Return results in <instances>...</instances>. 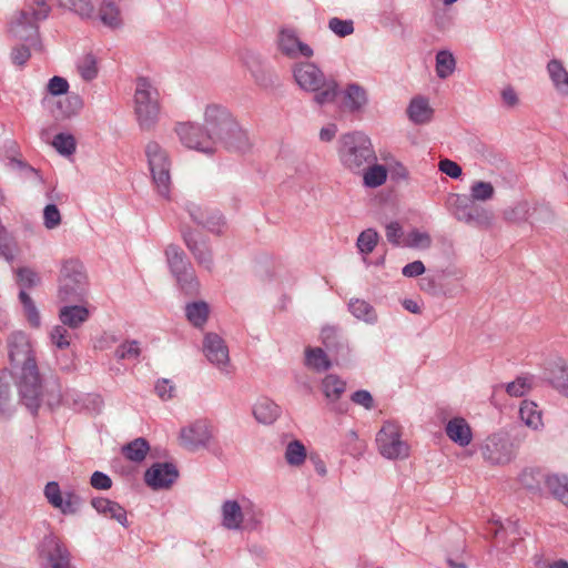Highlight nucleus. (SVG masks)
<instances>
[{"mask_svg": "<svg viewBox=\"0 0 568 568\" xmlns=\"http://www.w3.org/2000/svg\"><path fill=\"white\" fill-rule=\"evenodd\" d=\"M305 365L316 372H325L332 363L321 347H307L305 349Z\"/></svg>", "mask_w": 568, "mask_h": 568, "instance_id": "nucleus-36", "label": "nucleus"}, {"mask_svg": "<svg viewBox=\"0 0 568 568\" xmlns=\"http://www.w3.org/2000/svg\"><path fill=\"white\" fill-rule=\"evenodd\" d=\"M551 384L561 394L568 397V365L562 358H558L550 371Z\"/></svg>", "mask_w": 568, "mask_h": 568, "instance_id": "nucleus-38", "label": "nucleus"}, {"mask_svg": "<svg viewBox=\"0 0 568 568\" xmlns=\"http://www.w3.org/2000/svg\"><path fill=\"white\" fill-rule=\"evenodd\" d=\"M494 213L491 210L474 204L468 225L476 227L488 229L493 225Z\"/></svg>", "mask_w": 568, "mask_h": 568, "instance_id": "nucleus-45", "label": "nucleus"}, {"mask_svg": "<svg viewBox=\"0 0 568 568\" xmlns=\"http://www.w3.org/2000/svg\"><path fill=\"white\" fill-rule=\"evenodd\" d=\"M204 128L215 149L220 145L229 151L245 152L251 146L247 132L223 105L209 104L205 108Z\"/></svg>", "mask_w": 568, "mask_h": 568, "instance_id": "nucleus-2", "label": "nucleus"}, {"mask_svg": "<svg viewBox=\"0 0 568 568\" xmlns=\"http://www.w3.org/2000/svg\"><path fill=\"white\" fill-rule=\"evenodd\" d=\"M43 493L48 503L63 515L77 514L82 504V498L75 490L69 489L62 493L57 481H49Z\"/></svg>", "mask_w": 568, "mask_h": 568, "instance_id": "nucleus-13", "label": "nucleus"}, {"mask_svg": "<svg viewBox=\"0 0 568 568\" xmlns=\"http://www.w3.org/2000/svg\"><path fill=\"white\" fill-rule=\"evenodd\" d=\"M179 470L171 463H155L146 469L144 480L153 489H164L178 479Z\"/></svg>", "mask_w": 568, "mask_h": 568, "instance_id": "nucleus-19", "label": "nucleus"}, {"mask_svg": "<svg viewBox=\"0 0 568 568\" xmlns=\"http://www.w3.org/2000/svg\"><path fill=\"white\" fill-rule=\"evenodd\" d=\"M547 72L557 92L568 95V71L562 62L557 59L550 60L547 63Z\"/></svg>", "mask_w": 568, "mask_h": 568, "instance_id": "nucleus-30", "label": "nucleus"}, {"mask_svg": "<svg viewBox=\"0 0 568 568\" xmlns=\"http://www.w3.org/2000/svg\"><path fill=\"white\" fill-rule=\"evenodd\" d=\"M144 154L156 193L170 200L172 163L168 151L158 141L150 140L144 146Z\"/></svg>", "mask_w": 568, "mask_h": 568, "instance_id": "nucleus-6", "label": "nucleus"}, {"mask_svg": "<svg viewBox=\"0 0 568 568\" xmlns=\"http://www.w3.org/2000/svg\"><path fill=\"white\" fill-rule=\"evenodd\" d=\"M438 169L440 172L445 173L452 179H458L463 174L462 166L449 159L440 160L438 163Z\"/></svg>", "mask_w": 568, "mask_h": 568, "instance_id": "nucleus-62", "label": "nucleus"}, {"mask_svg": "<svg viewBox=\"0 0 568 568\" xmlns=\"http://www.w3.org/2000/svg\"><path fill=\"white\" fill-rule=\"evenodd\" d=\"M529 211V203L527 201H520L515 203L513 206L507 207L503 215L508 222L520 223L530 216Z\"/></svg>", "mask_w": 568, "mask_h": 568, "instance_id": "nucleus-47", "label": "nucleus"}, {"mask_svg": "<svg viewBox=\"0 0 568 568\" xmlns=\"http://www.w3.org/2000/svg\"><path fill=\"white\" fill-rule=\"evenodd\" d=\"M343 94L344 105L352 113L359 112L368 103L366 90L357 83L347 84Z\"/></svg>", "mask_w": 568, "mask_h": 568, "instance_id": "nucleus-26", "label": "nucleus"}, {"mask_svg": "<svg viewBox=\"0 0 568 568\" xmlns=\"http://www.w3.org/2000/svg\"><path fill=\"white\" fill-rule=\"evenodd\" d=\"M213 436L212 425L206 419H197L181 429V445L189 450L206 447Z\"/></svg>", "mask_w": 568, "mask_h": 568, "instance_id": "nucleus-15", "label": "nucleus"}, {"mask_svg": "<svg viewBox=\"0 0 568 568\" xmlns=\"http://www.w3.org/2000/svg\"><path fill=\"white\" fill-rule=\"evenodd\" d=\"M278 50L286 57L295 59L300 55L311 58L313 49L302 42L292 29H282L277 38Z\"/></svg>", "mask_w": 568, "mask_h": 568, "instance_id": "nucleus-22", "label": "nucleus"}, {"mask_svg": "<svg viewBox=\"0 0 568 568\" xmlns=\"http://www.w3.org/2000/svg\"><path fill=\"white\" fill-rule=\"evenodd\" d=\"M9 358L11 365L17 368L26 367L29 362L36 363L27 335L22 332L11 334L8 341Z\"/></svg>", "mask_w": 568, "mask_h": 568, "instance_id": "nucleus-20", "label": "nucleus"}, {"mask_svg": "<svg viewBox=\"0 0 568 568\" xmlns=\"http://www.w3.org/2000/svg\"><path fill=\"white\" fill-rule=\"evenodd\" d=\"M17 387L21 403L32 413L37 414L42 395V384L37 363H31L26 367H20L17 375Z\"/></svg>", "mask_w": 568, "mask_h": 568, "instance_id": "nucleus-9", "label": "nucleus"}, {"mask_svg": "<svg viewBox=\"0 0 568 568\" xmlns=\"http://www.w3.org/2000/svg\"><path fill=\"white\" fill-rule=\"evenodd\" d=\"M17 275L19 284L23 287L30 288L39 283L38 274L28 267H20Z\"/></svg>", "mask_w": 568, "mask_h": 568, "instance_id": "nucleus-60", "label": "nucleus"}, {"mask_svg": "<svg viewBox=\"0 0 568 568\" xmlns=\"http://www.w3.org/2000/svg\"><path fill=\"white\" fill-rule=\"evenodd\" d=\"M520 419L530 428L539 429L542 426L541 412L534 402L524 400L519 408Z\"/></svg>", "mask_w": 568, "mask_h": 568, "instance_id": "nucleus-39", "label": "nucleus"}, {"mask_svg": "<svg viewBox=\"0 0 568 568\" xmlns=\"http://www.w3.org/2000/svg\"><path fill=\"white\" fill-rule=\"evenodd\" d=\"M203 353L207 361L216 366L221 373L232 374L229 347L221 336L215 333H207L203 341Z\"/></svg>", "mask_w": 568, "mask_h": 568, "instance_id": "nucleus-14", "label": "nucleus"}, {"mask_svg": "<svg viewBox=\"0 0 568 568\" xmlns=\"http://www.w3.org/2000/svg\"><path fill=\"white\" fill-rule=\"evenodd\" d=\"M452 200V213L455 219L468 224L475 202L464 195L458 194H454Z\"/></svg>", "mask_w": 568, "mask_h": 568, "instance_id": "nucleus-42", "label": "nucleus"}, {"mask_svg": "<svg viewBox=\"0 0 568 568\" xmlns=\"http://www.w3.org/2000/svg\"><path fill=\"white\" fill-rule=\"evenodd\" d=\"M351 399L354 404L363 406L367 410L374 408V398L368 390H356L352 394Z\"/></svg>", "mask_w": 568, "mask_h": 568, "instance_id": "nucleus-63", "label": "nucleus"}, {"mask_svg": "<svg viewBox=\"0 0 568 568\" xmlns=\"http://www.w3.org/2000/svg\"><path fill=\"white\" fill-rule=\"evenodd\" d=\"M479 452L489 465H506L516 455V447L506 433H495L486 437L479 445Z\"/></svg>", "mask_w": 568, "mask_h": 568, "instance_id": "nucleus-10", "label": "nucleus"}, {"mask_svg": "<svg viewBox=\"0 0 568 568\" xmlns=\"http://www.w3.org/2000/svg\"><path fill=\"white\" fill-rule=\"evenodd\" d=\"M160 111L159 90L148 78H138L134 91V113L140 129L152 131L159 121Z\"/></svg>", "mask_w": 568, "mask_h": 568, "instance_id": "nucleus-5", "label": "nucleus"}, {"mask_svg": "<svg viewBox=\"0 0 568 568\" xmlns=\"http://www.w3.org/2000/svg\"><path fill=\"white\" fill-rule=\"evenodd\" d=\"M141 354V348H140V344L138 341H126L124 343H122L121 345H119L114 352V356L122 361V359H128V361H133V359H138L139 356Z\"/></svg>", "mask_w": 568, "mask_h": 568, "instance_id": "nucleus-51", "label": "nucleus"}, {"mask_svg": "<svg viewBox=\"0 0 568 568\" xmlns=\"http://www.w3.org/2000/svg\"><path fill=\"white\" fill-rule=\"evenodd\" d=\"M88 291V277L81 262L69 260L62 264L59 277V298L63 302L81 301Z\"/></svg>", "mask_w": 568, "mask_h": 568, "instance_id": "nucleus-8", "label": "nucleus"}, {"mask_svg": "<svg viewBox=\"0 0 568 568\" xmlns=\"http://www.w3.org/2000/svg\"><path fill=\"white\" fill-rule=\"evenodd\" d=\"M545 488L562 504L568 506V477L546 474Z\"/></svg>", "mask_w": 568, "mask_h": 568, "instance_id": "nucleus-34", "label": "nucleus"}, {"mask_svg": "<svg viewBox=\"0 0 568 568\" xmlns=\"http://www.w3.org/2000/svg\"><path fill=\"white\" fill-rule=\"evenodd\" d=\"M83 108V100L78 94L67 95L57 103L54 116L58 120H68L79 114Z\"/></svg>", "mask_w": 568, "mask_h": 568, "instance_id": "nucleus-31", "label": "nucleus"}, {"mask_svg": "<svg viewBox=\"0 0 568 568\" xmlns=\"http://www.w3.org/2000/svg\"><path fill=\"white\" fill-rule=\"evenodd\" d=\"M253 415L258 423L270 425L280 417L281 407L270 398H261L253 407Z\"/></svg>", "mask_w": 568, "mask_h": 568, "instance_id": "nucleus-29", "label": "nucleus"}, {"mask_svg": "<svg viewBox=\"0 0 568 568\" xmlns=\"http://www.w3.org/2000/svg\"><path fill=\"white\" fill-rule=\"evenodd\" d=\"M164 254L170 272L175 278L179 288L185 295H197L200 282L184 251L175 244H170L166 246Z\"/></svg>", "mask_w": 568, "mask_h": 568, "instance_id": "nucleus-7", "label": "nucleus"}, {"mask_svg": "<svg viewBox=\"0 0 568 568\" xmlns=\"http://www.w3.org/2000/svg\"><path fill=\"white\" fill-rule=\"evenodd\" d=\"M495 190L490 182L477 181L470 186V200L487 201L494 196Z\"/></svg>", "mask_w": 568, "mask_h": 568, "instance_id": "nucleus-53", "label": "nucleus"}, {"mask_svg": "<svg viewBox=\"0 0 568 568\" xmlns=\"http://www.w3.org/2000/svg\"><path fill=\"white\" fill-rule=\"evenodd\" d=\"M72 334L63 325L54 326L50 332V339L59 349H65L70 346Z\"/></svg>", "mask_w": 568, "mask_h": 568, "instance_id": "nucleus-54", "label": "nucleus"}, {"mask_svg": "<svg viewBox=\"0 0 568 568\" xmlns=\"http://www.w3.org/2000/svg\"><path fill=\"white\" fill-rule=\"evenodd\" d=\"M91 506L106 518L118 521L123 527L129 526L126 510L116 501L104 497H95L91 500Z\"/></svg>", "mask_w": 568, "mask_h": 568, "instance_id": "nucleus-23", "label": "nucleus"}, {"mask_svg": "<svg viewBox=\"0 0 568 568\" xmlns=\"http://www.w3.org/2000/svg\"><path fill=\"white\" fill-rule=\"evenodd\" d=\"M378 240V233L374 229H367L358 235L356 245L361 253L369 254L376 247Z\"/></svg>", "mask_w": 568, "mask_h": 568, "instance_id": "nucleus-50", "label": "nucleus"}, {"mask_svg": "<svg viewBox=\"0 0 568 568\" xmlns=\"http://www.w3.org/2000/svg\"><path fill=\"white\" fill-rule=\"evenodd\" d=\"M328 28L341 38L347 37L354 32V24L352 20L332 18L328 21Z\"/></svg>", "mask_w": 568, "mask_h": 568, "instance_id": "nucleus-55", "label": "nucleus"}, {"mask_svg": "<svg viewBox=\"0 0 568 568\" xmlns=\"http://www.w3.org/2000/svg\"><path fill=\"white\" fill-rule=\"evenodd\" d=\"M175 132L183 145L206 154L215 152L209 132L199 124L185 122L175 126Z\"/></svg>", "mask_w": 568, "mask_h": 568, "instance_id": "nucleus-12", "label": "nucleus"}, {"mask_svg": "<svg viewBox=\"0 0 568 568\" xmlns=\"http://www.w3.org/2000/svg\"><path fill=\"white\" fill-rule=\"evenodd\" d=\"M406 245L414 248H428L432 245V237L426 232L413 230L408 234Z\"/></svg>", "mask_w": 568, "mask_h": 568, "instance_id": "nucleus-56", "label": "nucleus"}, {"mask_svg": "<svg viewBox=\"0 0 568 568\" xmlns=\"http://www.w3.org/2000/svg\"><path fill=\"white\" fill-rule=\"evenodd\" d=\"M348 311L358 321H363L366 324L377 323L378 315L373 305L362 298H351L348 302Z\"/></svg>", "mask_w": 568, "mask_h": 568, "instance_id": "nucleus-32", "label": "nucleus"}, {"mask_svg": "<svg viewBox=\"0 0 568 568\" xmlns=\"http://www.w3.org/2000/svg\"><path fill=\"white\" fill-rule=\"evenodd\" d=\"M43 552V568H74L68 548L57 537L51 536L44 540Z\"/></svg>", "mask_w": 568, "mask_h": 568, "instance_id": "nucleus-21", "label": "nucleus"}, {"mask_svg": "<svg viewBox=\"0 0 568 568\" xmlns=\"http://www.w3.org/2000/svg\"><path fill=\"white\" fill-rule=\"evenodd\" d=\"M12 379L13 375L9 369L3 368L0 371V415L6 417L11 415L10 399Z\"/></svg>", "mask_w": 568, "mask_h": 568, "instance_id": "nucleus-35", "label": "nucleus"}, {"mask_svg": "<svg viewBox=\"0 0 568 568\" xmlns=\"http://www.w3.org/2000/svg\"><path fill=\"white\" fill-rule=\"evenodd\" d=\"M78 70L82 79L91 81L98 75L97 59L93 54H85L78 64Z\"/></svg>", "mask_w": 568, "mask_h": 568, "instance_id": "nucleus-52", "label": "nucleus"}, {"mask_svg": "<svg viewBox=\"0 0 568 568\" xmlns=\"http://www.w3.org/2000/svg\"><path fill=\"white\" fill-rule=\"evenodd\" d=\"M50 12L51 7L45 0H32L13 16L9 31L13 38L26 42L12 49L14 64L24 65L31 57V49L40 47L39 22L45 20Z\"/></svg>", "mask_w": 568, "mask_h": 568, "instance_id": "nucleus-1", "label": "nucleus"}, {"mask_svg": "<svg viewBox=\"0 0 568 568\" xmlns=\"http://www.w3.org/2000/svg\"><path fill=\"white\" fill-rule=\"evenodd\" d=\"M456 60L448 50H440L436 53V74L440 79H446L454 73Z\"/></svg>", "mask_w": 568, "mask_h": 568, "instance_id": "nucleus-44", "label": "nucleus"}, {"mask_svg": "<svg viewBox=\"0 0 568 568\" xmlns=\"http://www.w3.org/2000/svg\"><path fill=\"white\" fill-rule=\"evenodd\" d=\"M99 18L101 22L110 29H119L123 21L121 10L112 0H103L99 7Z\"/></svg>", "mask_w": 568, "mask_h": 568, "instance_id": "nucleus-33", "label": "nucleus"}, {"mask_svg": "<svg viewBox=\"0 0 568 568\" xmlns=\"http://www.w3.org/2000/svg\"><path fill=\"white\" fill-rule=\"evenodd\" d=\"M186 210L192 221L196 224L214 234H221L223 232L225 220L217 210L203 207L193 202L186 204Z\"/></svg>", "mask_w": 568, "mask_h": 568, "instance_id": "nucleus-17", "label": "nucleus"}, {"mask_svg": "<svg viewBox=\"0 0 568 568\" xmlns=\"http://www.w3.org/2000/svg\"><path fill=\"white\" fill-rule=\"evenodd\" d=\"M529 388L530 384L526 377H517L514 382H510L506 385L507 394L514 397L524 396L529 390Z\"/></svg>", "mask_w": 568, "mask_h": 568, "instance_id": "nucleus-59", "label": "nucleus"}, {"mask_svg": "<svg viewBox=\"0 0 568 568\" xmlns=\"http://www.w3.org/2000/svg\"><path fill=\"white\" fill-rule=\"evenodd\" d=\"M149 449L150 445L148 440L143 437H139L124 445L122 447V454L131 462L141 463L145 458Z\"/></svg>", "mask_w": 568, "mask_h": 568, "instance_id": "nucleus-40", "label": "nucleus"}, {"mask_svg": "<svg viewBox=\"0 0 568 568\" xmlns=\"http://www.w3.org/2000/svg\"><path fill=\"white\" fill-rule=\"evenodd\" d=\"M321 388L331 410L337 414H345L348 410L347 403L338 402L346 390V383L343 379L335 374H328L322 379Z\"/></svg>", "mask_w": 568, "mask_h": 568, "instance_id": "nucleus-18", "label": "nucleus"}, {"mask_svg": "<svg viewBox=\"0 0 568 568\" xmlns=\"http://www.w3.org/2000/svg\"><path fill=\"white\" fill-rule=\"evenodd\" d=\"M361 174H363L364 185L372 189L383 185L387 180V169L375 162L366 165Z\"/></svg>", "mask_w": 568, "mask_h": 568, "instance_id": "nucleus-37", "label": "nucleus"}, {"mask_svg": "<svg viewBox=\"0 0 568 568\" xmlns=\"http://www.w3.org/2000/svg\"><path fill=\"white\" fill-rule=\"evenodd\" d=\"M182 237L185 246L193 255L199 266L203 267L207 272L214 270L213 251L209 242L204 239H199L195 233L191 230H183Z\"/></svg>", "mask_w": 568, "mask_h": 568, "instance_id": "nucleus-16", "label": "nucleus"}, {"mask_svg": "<svg viewBox=\"0 0 568 568\" xmlns=\"http://www.w3.org/2000/svg\"><path fill=\"white\" fill-rule=\"evenodd\" d=\"M337 154L342 166L354 174H361L377 160L371 139L359 131L339 138Z\"/></svg>", "mask_w": 568, "mask_h": 568, "instance_id": "nucleus-4", "label": "nucleus"}, {"mask_svg": "<svg viewBox=\"0 0 568 568\" xmlns=\"http://www.w3.org/2000/svg\"><path fill=\"white\" fill-rule=\"evenodd\" d=\"M306 459V448L300 440L290 442L285 449V460L291 466H301Z\"/></svg>", "mask_w": 568, "mask_h": 568, "instance_id": "nucleus-46", "label": "nucleus"}, {"mask_svg": "<svg viewBox=\"0 0 568 568\" xmlns=\"http://www.w3.org/2000/svg\"><path fill=\"white\" fill-rule=\"evenodd\" d=\"M61 8L70 10L81 18H90L94 11L90 0H58Z\"/></svg>", "mask_w": 568, "mask_h": 568, "instance_id": "nucleus-48", "label": "nucleus"}, {"mask_svg": "<svg viewBox=\"0 0 568 568\" xmlns=\"http://www.w3.org/2000/svg\"><path fill=\"white\" fill-rule=\"evenodd\" d=\"M52 145L58 153L64 156L72 155L77 149L75 139L70 133H58L52 141Z\"/></svg>", "mask_w": 568, "mask_h": 568, "instance_id": "nucleus-49", "label": "nucleus"}, {"mask_svg": "<svg viewBox=\"0 0 568 568\" xmlns=\"http://www.w3.org/2000/svg\"><path fill=\"white\" fill-rule=\"evenodd\" d=\"M445 432L447 437L460 447L468 446L473 439L471 428L463 417L452 418L446 424Z\"/></svg>", "mask_w": 568, "mask_h": 568, "instance_id": "nucleus-24", "label": "nucleus"}, {"mask_svg": "<svg viewBox=\"0 0 568 568\" xmlns=\"http://www.w3.org/2000/svg\"><path fill=\"white\" fill-rule=\"evenodd\" d=\"M545 478L546 473L534 468L525 469L519 477L521 485L531 491H542Z\"/></svg>", "mask_w": 568, "mask_h": 568, "instance_id": "nucleus-43", "label": "nucleus"}, {"mask_svg": "<svg viewBox=\"0 0 568 568\" xmlns=\"http://www.w3.org/2000/svg\"><path fill=\"white\" fill-rule=\"evenodd\" d=\"M433 114L434 110L430 108L426 98L418 95L410 100L407 108V115L413 123H428L432 120Z\"/></svg>", "mask_w": 568, "mask_h": 568, "instance_id": "nucleus-27", "label": "nucleus"}, {"mask_svg": "<svg viewBox=\"0 0 568 568\" xmlns=\"http://www.w3.org/2000/svg\"><path fill=\"white\" fill-rule=\"evenodd\" d=\"M209 305L204 301L186 304L185 315L189 322L195 327H202L209 317Z\"/></svg>", "mask_w": 568, "mask_h": 568, "instance_id": "nucleus-41", "label": "nucleus"}, {"mask_svg": "<svg viewBox=\"0 0 568 568\" xmlns=\"http://www.w3.org/2000/svg\"><path fill=\"white\" fill-rule=\"evenodd\" d=\"M222 526L229 530L243 528L245 513L242 506L233 499L225 500L221 506Z\"/></svg>", "mask_w": 568, "mask_h": 568, "instance_id": "nucleus-25", "label": "nucleus"}, {"mask_svg": "<svg viewBox=\"0 0 568 568\" xmlns=\"http://www.w3.org/2000/svg\"><path fill=\"white\" fill-rule=\"evenodd\" d=\"M0 255L7 261L14 257V242L3 227H0Z\"/></svg>", "mask_w": 568, "mask_h": 568, "instance_id": "nucleus-57", "label": "nucleus"}, {"mask_svg": "<svg viewBox=\"0 0 568 568\" xmlns=\"http://www.w3.org/2000/svg\"><path fill=\"white\" fill-rule=\"evenodd\" d=\"M47 90L51 95H62L69 90V83L67 79L54 75L48 82Z\"/></svg>", "mask_w": 568, "mask_h": 568, "instance_id": "nucleus-61", "label": "nucleus"}, {"mask_svg": "<svg viewBox=\"0 0 568 568\" xmlns=\"http://www.w3.org/2000/svg\"><path fill=\"white\" fill-rule=\"evenodd\" d=\"M59 318L63 326L75 329L89 318V311L84 306H63L59 312Z\"/></svg>", "mask_w": 568, "mask_h": 568, "instance_id": "nucleus-28", "label": "nucleus"}, {"mask_svg": "<svg viewBox=\"0 0 568 568\" xmlns=\"http://www.w3.org/2000/svg\"><path fill=\"white\" fill-rule=\"evenodd\" d=\"M155 392L162 400H168L173 398L175 387L170 379L163 378L156 382Z\"/></svg>", "mask_w": 568, "mask_h": 568, "instance_id": "nucleus-64", "label": "nucleus"}, {"mask_svg": "<svg viewBox=\"0 0 568 568\" xmlns=\"http://www.w3.org/2000/svg\"><path fill=\"white\" fill-rule=\"evenodd\" d=\"M376 444L382 456L388 459L406 458L408 445L402 440L399 426L386 422L376 435Z\"/></svg>", "mask_w": 568, "mask_h": 568, "instance_id": "nucleus-11", "label": "nucleus"}, {"mask_svg": "<svg viewBox=\"0 0 568 568\" xmlns=\"http://www.w3.org/2000/svg\"><path fill=\"white\" fill-rule=\"evenodd\" d=\"M61 223V214L55 204H48L43 210V224L53 230Z\"/></svg>", "mask_w": 568, "mask_h": 568, "instance_id": "nucleus-58", "label": "nucleus"}, {"mask_svg": "<svg viewBox=\"0 0 568 568\" xmlns=\"http://www.w3.org/2000/svg\"><path fill=\"white\" fill-rule=\"evenodd\" d=\"M297 85L305 92L313 93L317 105L333 103L338 95L339 85L334 78H328L313 62H300L293 67Z\"/></svg>", "mask_w": 568, "mask_h": 568, "instance_id": "nucleus-3", "label": "nucleus"}]
</instances>
